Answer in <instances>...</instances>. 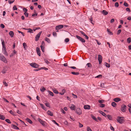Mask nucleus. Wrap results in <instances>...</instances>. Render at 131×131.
Segmentation results:
<instances>
[{"label": "nucleus", "mask_w": 131, "mask_h": 131, "mask_svg": "<svg viewBox=\"0 0 131 131\" xmlns=\"http://www.w3.org/2000/svg\"><path fill=\"white\" fill-rule=\"evenodd\" d=\"M124 117H123L118 116L117 118V120L119 123L122 124L124 122Z\"/></svg>", "instance_id": "1"}, {"label": "nucleus", "mask_w": 131, "mask_h": 131, "mask_svg": "<svg viewBox=\"0 0 131 131\" xmlns=\"http://www.w3.org/2000/svg\"><path fill=\"white\" fill-rule=\"evenodd\" d=\"M0 60L4 63L7 62V61L5 58L1 54H0Z\"/></svg>", "instance_id": "2"}, {"label": "nucleus", "mask_w": 131, "mask_h": 131, "mask_svg": "<svg viewBox=\"0 0 131 131\" xmlns=\"http://www.w3.org/2000/svg\"><path fill=\"white\" fill-rule=\"evenodd\" d=\"M126 106L124 104L122 105L121 110L122 112H124L126 111Z\"/></svg>", "instance_id": "3"}, {"label": "nucleus", "mask_w": 131, "mask_h": 131, "mask_svg": "<svg viewBox=\"0 0 131 131\" xmlns=\"http://www.w3.org/2000/svg\"><path fill=\"white\" fill-rule=\"evenodd\" d=\"M30 65L32 67H33L34 68H38L39 66L37 64H36L35 63H32L30 64Z\"/></svg>", "instance_id": "4"}, {"label": "nucleus", "mask_w": 131, "mask_h": 131, "mask_svg": "<svg viewBox=\"0 0 131 131\" xmlns=\"http://www.w3.org/2000/svg\"><path fill=\"white\" fill-rule=\"evenodd\" d=\"M2 52L5 56H8V54L6 51V47H3L2 48Z\"/></svg>", "instance_id": "5"}, {"label": "nucleus", "mask_w": 131, "mask_h": 131, "mask_svg": "<svg viewBox=\"0 0 131 131\" xmlns=\"http://www.w3.org/2000/svg\"><path fill=\"white\" fill-rule=\"evenodd\" d=\"M77 38L79 40L81 41L82 42H85V40L81 37L78 35H76Z\"/></svg>", "instance_id": "6"}, {"label": "nucleus", "mask_w": 131, "mask_h": 131, "mask_svg": "<svg viewBox=\"0 0 131 131\" xmlns=\"http://www.w3.org/2000/svg\"><path fill=\"white\" fill-rule=\"evenodd\" d=\"M42 32V31L40 32L35 37V40L36 41H37L39 40L40 35Z\"/></svg>", "instance_id": "7"}, {"label": "nucleus", "mask_w": 131, "mask_h": 131, "mask_svg": "<svg viewBox=\"0 0 131 131\" xmlns=\"http://www.w3.org/2000/svg\"><path fill=\"white\" fill-rule=\"evenodd\" d=\"M98 60L99 64H100L102 62V56L100 54L98 55Z\"/></svg>", "instance_id": "8"}, {"label": "nucleus", "mask_w": 131, "mask_h": 131, "mask_svg": "<svg viewBox=\"0 0 131 131\" xmlns=\"http://www.w3.org/2000/svg\"><path fill=\"white\" fill-rule=\"evenodd\" d=\"M38 120L43 126H45L46 123L45 122L43 121L40 118H38Z\"/></svg>", "instance_id": "9"}, {"label": "nucleus", "mask_w": 131, "mask_h": 131, "mask_svg": "<svg viewBox=\"0 0 131 131\" xmlns=\"http://www.w3.org/2000/svg\"><path fill=\"white\" fill-rule=\"evenodd\" d=\"M63 27V25H59L58 26H57L56 27V29L58 30L62 28Z\"/></svg>", "instance_id": "10"}, {"label": "nucleus", "mask_w": 131, "mask_h": 131, "mask_svg": "<svg viewBox=\"0 0 131 131\" xmlns=\"http://www.w3.org/2000/svg\"><path fill=\"white\" fill-rule=\"evenodd\" d=\"M76 112L79 115H80L82 113L81 110L79 108H77Z\"/></svg>", "instance_id": "11"}, {"label": "nucleus", "mask_w": 131, "mask_h": 131, "mask_svg": "<svg viewBox=\"0 0 131 131\" xmlns=\"http://www.w3.org/2000/svg\"><path fill=\"white\" fill-rule=\"evenodd\" d=\"M36 50L37 54H38V55L39 56H40V51L39 48L38 47H37L36 48Z\"/></svg>", "instance_id": "12"}, {"label": "nucleus", "mask_w": 131, "mask_h": 131, "mask_svg": "<svg viewBox=\"0 0 131 131\" xmlns=\"http://www.w3.org/2000/svg\"><path fill=\"white\" fill-rule=\"evenodd\" d=\"M113 100L115 102H117L119 101H121V100L120 98L117 97L114 99Z\"/></svg>", "instance_id": "13"}, {"label": "nucleus", "mask_w": 131, "mask_h": 131, "mask_svg": "<svg viewBox=\"0 0 131 131\" xmlns=\"http://www.w3.org/2000/svg\"><path fill=\"white\" fill-rule=\"evenodd\" d=\"M9 34L11 37L12 38L14 37V34L13 32L12 31H10L9 33Z\"/></svg>", "instance_id": "14"}, {"label": "nucleus", "mask_w": 131, "mask_h": 131, "mask_svg": "<svg viewBox=\"0 0 131 131\" xmlns=\"http://www.w3.org/2000/svg\"><path fill=\"white\" fill-rule=\"evenodd\" d=\"M84 108L85 109L89 110L90 109V106L88 105H84Z\"/></svg>", "instance_id": "15"}, {"label": "nucleus", "mask_w": 131, "mask_h": 131, "mask_svg": "<svg viewBox=\"0 0 131 131\" xmlns=\"http://www.w3.org/2000/svg\"><path fill=\"white\" fill-rule=\"evenodd\" d=\"M75 108V105L73 104H72L70 107L71 109L72 110H74Z\"/></svg>", "instance_id": "16"}, {"label": "nucleus", "mask_w": 131, "mask_h": 131, "mask_svg": "<svg viewBox=\"0 0 131 131\" xmlns=\"http://www.w3.org/2000/svg\"><path fill=\"white\" fill-rule=\"evenodd\" d=\"M99 112L100 113L102 114L105 117H107V115L104 112L101 111H99Z\"/></svg>", "instance_id": "17"}, {"label": "nucleus", "mask_w": 131, "mask_h": 131, "mask_svg": "<svg viewBox=\"0 0 131 131\" xmlns=\"http://www.w3.org/2000/svg\"><path fill=\"white\" fill-rule=\"evenodd\" d=\"M101 13L102 14H103L104 15H106L108 14V12L107 11H106L105 10H102Z\"/></svg>", "instance_id": "18"}, {"label": "nucleus", "mask_w": 131, "mask_h": 131, "mask_svg": "<svg viewBox=\"0 0 131 131\" xmlns=\"http://www.w3.org/2000/svg\"><path fill=\"white\" fill-rule=\"evenodd\" d=\"M47 113L48 115L51 116H52L53 115V113L50 111H48L47 112Z\"/></svg>", "instance_id": "19"}, {"label": "nucleus", "mask_w": 131, "mask_h": 131, "mask_svg": "<svg viewBox=\"0 0 131 131\" xmlns=\"http://www.w3.org/2000/svg\"><path fill=\"white\" fill-rule=\"evenodd\" d=\"M12 126L13 128L16 130H18L19 129V128L18 127L12 124Z\"/></svg>", "instance_id": "20"}, {"label": "nucleus", "mask_w": 131, "mask_h": 131, "mask_svg": "<svg viewBox=\"0 0 131 131\" xmlns=\"http://www.w3.org/2000/svg\"><path fill=\"white\" fill-rule=\"evenodd\" d=\"M25 120L26 121H27L30 124H32V122L28 118H26L25 119Z\"/></svg>", "instance_id": "21"}, {"label": "nucleus", "mask_w": 131, "mask_h": 131, "mask_svg": "<svg viewBox=\"0 0 131 131\" xmlns=\"http://www.w3.org/2000/svg\"><path fill=\"white\" fill-rule=\"evenodd\" d=\"M1 41H2V45L3 47H5V42L4 40L2 39H1Z\"/></svg>", "instance_id": "22"}, {"label": "nucleus", "mask_w": 131, "mask_h": 131, "mask_svg": "<svg viewBox=\"0 0 131 131\" xmlns=\"http://www.w3.org/2000/svg\"><path fill=\"white\" fill-rule=\"evenodd\" d=\"M71 74H73L75 75H78L79 74V72H71Z\"/></svg>", "instance_id": "23"}, {"label": "nucleus", "mask_w": 131, "mask_h": 131, "mask_svg": "<svg viewBox=\"0 0 131 131\" xmlns=\"http://www.w3.org/2000/svg\"><path fill=\"white\" fill-rule=\"evenodd\" d=\"M112 105L114 107H115L117 105V104L116 103L114 102H113L111 103Z\"/></svg>", "instance_id": "24"}, {"label": "nucleus", "mask_w": 131, "mask_h": 131, "mask_svg": "<svg viewBox=\"0 0 131 131\" xmlns=\"http://www.w3.org/2000/svg\"><path fill=\"white\" fill-rule=\"evenodd\" d=\"M40 104V105L41 107L43 109L46 111L47 110L46 108L45 107V106L43 105V104Z\"/></svg>", "instance_id": "25"}, {"label": "nucleus", "mask_w": 131, "mask_h": 131, "mask_svg": "<svg viewBox=\"0 0 131 131\" xmlns=\"http://www.w3.org/2000/svg\"><path fill=\"white\" fill-rule=\"evenodd\" d=\"M91 117L94 120H95L96 122H98V120L97 119L96 117L94 116L93 115H92L91 116Z\"/></svg>", "instance_id": "26"}, {"label": "nucleus", "mask_w": 131, "mask_h": 131, "mask_svg": "<svg viewBox=\"0 0 131 131\" xmlns=\"http://www.w3.org/2000/svg\"><path fill=\"white\" fill-rule=\"evenodd\" d=\"M45 40L46 41H47L49 43H50V41L49 38H48L47 37H46L45 38Z\"/></svg>", "instance_id": "27"}, {"label": "nucleus", "mask_w": 131, "mask_h": 131, "mask_svg": "<svg viewBox=\"0 0 131 131\" xmlns=\"http://www.w3.org/2000/svg\"><path fill=\"white\" fill-rule=\"evenodd\" d=\"M23 45L24 49H26L27 48V46L26 45V43H25L24 42L23 43Z\"/></svg>", "instance_id": "28"}, {"label": "nucleus", "mask_w": 131, "mask_h": 131, "mask_svg": "<svg viewBox=\"0 0 131 131\" xmlns=\"http://www.w3.org/2000/svg\"><path fill=\"white\" fill-rule=\"evenodd\" d=\"M65 90L64 89H63L62 90L61 92H60L59 94L61 95H63L65 92Z\"/></svg>", "instance_id": "29"}, {"label": "nucleus", "mask_w": 131, "mask_h": 131, "mask_svg": "<svg viewBox=\"0 0 131 131\" xmlns=\"http://www.w3.org/2000/svg\"><path fill=\"white\" fill-rule=\"evenodd\" d=\"M46 89L44 87H42L40 89V90L42 92H43L45 91L46 90Z\"/></svg>", "instance_id": "30"}, {"label": "nucleus", "mask_w": 131, "mask_h": 131, "mask_svg": "<svg viewBox=\"0 0 131 131\" xmlns=\"http://www.w3.org/2000/svg\"><path fill=\"white\" fill-rule=\"evenodd\" d=\"M107 117L108 119H109L110 120H112V117L110 115H107Z\"/></svg>", "instance_id": "31"}, {"label": "nucleus", "mask_w": 131, "mask_h": 131, "mask_svg": "<svg viewBox=\"0 0 131 131\" xmlns=\"http://www.w3.org/2000/svg\"><path fill=\"white\" fill-rule=\"evenodd\" d=\"M28 29V31H27V32H29L31 33H32L33 32V30L32 29H31L30 28H29Z\"/></svg>", "instance_id": "32"}, {"label": "nucleus", "mask_w": 131, "mask_h": 131, "mask_svg": "<svg viewBox=\"0 0 131 131\" xmlns=\"http://www.w3.org/2000/svg\"><path fill=\"white\" fill-rule=\"evenodd\" d=\"M53 92L56 94H58L59 93L58 92V91L55 89H53Z\"/></svg>", "instance_id": "33"}, {"label": "nucleus", "mask_w": 131, "mask_h": 131, "mask_svg": "<svg viewBox=\"0 0 131 131\" xmlns=\"http://www.w3.org/2000/svg\"><path fill=\"white\" fill-rule=\"evenodd\" d=\"M5 118V117L2 115H0V119L2 120H4Z\"/></svg>", "instance_id": "34"}, {"label": "nucleus", "mask_w": 131, "mask_h": 131, "mask_svg": "<svg viewBox=\"0 0 131 131\" xmlns=\"http://www.w3.org/2000/svg\"><path fill=\"white\" fill-rule=\"evenodd\" d=\"M127 41L128 43H130L131 42V39L129 37L127 39Z\"/></svg>", "instance_id": "35"}, {"label": "nucleus", "mask_w": 131, "mask_h": 131, "mask_svg": "<svg viewBox=\"0 0 131 131\" xmlns=\"http://www.w3.org/2000/svg\"><path fill=\"white\" fill-rule=\"evenodd\" d=\"M105 66L108 68H110V64L106 62L105 63Z\"/></svg>", "instance_id": "36"}, {"label": "nucleus", "mask_w": 131, "mask_h": 131, "mask_svg": "<svg viewBox=\"0 0 131 131\" xmlns=\"http://www.w3.org/2000/svg\"><path fill=\"white\" fill-rule=\"evenodd\" d=\"M48 93L49 94L53 96V93L51 91H48Z\"/></svg>", "instance_id": "37"}, {"label": "nucleus", "mask_w": 131, "mask_h": 131, "mask_svg": "<svg viewBox=\"0 0 131 131\" xmlns=\"http://www.w3.org/2000/svg\"><path fill=\"white\" fill-rule=\"evenodd\" d=\"M40 47L41 48L42 51L43 52H44L45 51L44 50V47L43 46H42V45H41L40 46Z\"/></svg>", "instance_id": "38"}, {"label": "nucleus", "mask_w": 131, "mask_h": 131, "mask_svg": "<svg viewBox=\"0 0 131 131\" xmlns=\"http://www.w3.org/2000/svg\"><path fill=\"white\" fill-rule=\"evenodd\" d=\"M5 121L7 122V123L9 124L11 123V122L10 121V120L8 119H5Z\"/></svg>", "instance_id": "39"}, {"label": "nucleus", "mask_w": 131, "mask_h": 131, "mask_svg": "<svg viewBox=\"0 0 131 131\" xmlns=\"http://www.w3.org/2000/svg\"><path fill=\"white\" fill-rule=\"evenodd\" d=\"M88 67H92V65L90 63H88L86 64Z\"/></svg>", "instance_id": "40"}, {"label": "nucleus", "mask_w": 131, "mask_h": 131, "mask_svg": "<svg viewBox=\"0 0 131 131\" xmlns=\"http://www.w3.org/2000/svg\"><path fill=\"white\" fill-rule=\"evenodd\" d=\"M69 38H67L65 39L64 40V41L66 42H67L69 41Z\"/></svg>", "instance_id": "41"}, {"label": "nucleus", "mask_w": 131, "mask_h": 131, "mask_svg": "<svg viewBox=\"0 0 131 131\" xmlns=\"http://www.w3.org/2000/svg\"><path fill=\"white\" fill-rule=\"evenodd\" d=\"M124 5L126 7H128V4L126 2H125L124 4Z\"/></svg>", "instance_id": "42"}, {"label": "nucleus", "mask_w": 131, "mask_h": 131, "mask_svg": "<svg viewBox=\"0 0 131 131\" xmlns=\"http://www.w3.org/2000/svg\"><path fill=\"white\" fill-rule=\"evenodd\" d=\"M13 10H17V8L16 5H14L13 8Z\"/></svg>", "instance_id": "43"}, {"label": "nucleus", "mask_w": 131, "mask_h": 131, "mask_svg": "<svg viewBox=\"0 0 131 131\" xmlns=\"http://www.w3.org/2000/svg\"><path fill=\"white\" fill-rule=\"evenodd\" d=\"M53 36L56 37L57 36V34L56 32L54 31L53 32Z\"/></svg>", "instance_id": "44"}, {"label": "nucleus", "mask_w": 131, "mask_h": 131, "mask_svg": "<svg viewBox=\"0 0 131 131\" xmlns=\"http://www.w3.org/2000/svg\"><path fill=\"white\" fill-rule=\"evenodd\" d=\"M9 112L12 114L14 116H15V114H14V113L12 112V110H10L9 111Z\"/></svg>", "instance_id": "45"}, {"label": "nucleus", "mask_w": 131, "mask_h": 131, "mask_svg": "<svg viewBox=\"0 0 131 131\" xmlns=\"http://www.w3.org/2000/svg\"><path fill=\"white\" fill-rule=\"evenodd\" d=\"M119 4L118 2H116L115 3V7H117L118 6Z\"/></svg>", "instance_id": "46"}, {"label": "nucleus", "mask_w": 131, "mask_h": 131, "mask_svg": "<svg viewBox=\"0 0 131 131\" xmlns=\"http://www.w3.org/2000/svg\"><path fill=\"white\" fill-rule=\"evenodd\" d=\"M14 0L12 1H10V0L8 1V3L10 4H11L12 3H13L14 2Z\"/></svg>", "instance_id": "47"}, {"label": "nucleus", "mask_w": 131, "mask_h": 131, "mask_svg": "<svg viewBox=\"0 0 131 131\" xmlns=\"http://www.w3.org/2000/svg\"><path fill=\"white\" fill-rule=\"evenodd\" d=\"M126 11L128 12L129 13L130 12V9L128 8H126Z\"/></svg>", "instance_id": "48"}, {"label": "nucleus", "mask_w": 131, "mask_h": 131, "mask_svg": "<svg viewBox=\"0 0 131 131\" xmlns=\"http://www.w3.org/2000/svg\"><path fill=\"white\" fill-rule=\"evenodd\" d=\"M121 31V30L120 29L118 30L117 32V35H119Z\"/></svg>", "instance_id": "49"}, {"label": "nucleus", "mask_w": 131, "mask_h": 131, "mask_svg": "<svg viewBox=\"0 0 131 131\" xmlns=\"http://www.w3.org/2000/svg\"><path fill=\"white\" fill-rule=\"evenodd\" d=\"M52 121L53 122H54V123L56 124V125H57L58 126L59 125L58 124V123H57L56 122V121H55V120H52Z\"/></svg>", "instance_id": "50"}, {"label": "nucleus", "mask_w": 131, "mask_h": 131, "mask_svg": "<svg viewBox=\"0 0 131 131\" xmlns=\"http://www.w3.org/2000/svg\"><path fill=\"white\" fill-rule=\"evenodd\" d=\"M3 83L5 86H8V84L6 82L4 81Z\"/></svg>", "instance_id": "51"}, {"label": "nucleus", "mask_w": 131, "mask_h": 131, "mask_svg": "<svg viewBox=\"0 0 131 131\" xmlns=\"http://www.w3.org/2000/svg\"><path fill=\"white\" fill-rule=\"evenodd\" d=\"M18 32L19 33H21L22 34V35H23V36H24V33L23 32H21L20 31H19V30H18Z\"/></svg>", "instance_id": "52"}, {"label": "nucleus", "mask_w": 131, "mask_h": 131, "mask_svg": "<svg viewBox=\"0 0 131 131\" xmlns=\"http://www.w3.org/2000/svg\"><path fill=\"white\" fill-rule=\"evenodd\" d=\"M0 27L2 28H3L5 27V26L2 24H1Z\"/></svg>", "instance_id": "53"}, {"label": "nucleus", "mask_w": 131, "mask_h": 131, "mask_svg": "<svg viewBox=\"0 0 131 131\" xmlns=\"http://www.w3.org/2000/svg\"><path fill=\"white\" fill-rule=\"evenodd\" d=\"M46 105L47 107H50V105L49 103H46L45 104Z\"/></svg>", "instance_id": "54"}, {"label": "nucleus", "mask_w": 131, "mask_h": 131, "mask_svg": "<svg viewBox=\"0 0 131 131\" xmlns=\"http://www.w3.org/2000/svg\"><path fill=\"white\" fill-rule=\"evenodd\" d=\"M24 15L27 17L28 16V13L27 12H25L24 13Z\"/></svg>", "instance_id": "55"}, {"label": "nucleus", "mask_w": 131, "mask_h": 131, "mask_svg": "<svg viewBox=\"0 0 131 131\" xmlns=\"http://www.w3.org/2000/svg\"><path fill=\"white\" fill-rule=\"evenodd\" d=\"M87 131H92L90 128L89 127H87Z\"/></svg>", "instance_id": "56"}, {"label": "nucleus", "mask_w": 131, "mask_h": 131, "mask_svg": "<svg viewBox=\"0 0 131 131\" xmlns=\"http://www.w3.org/2000/svg\"><path fill=\"white\" fill-rule=\"evenodd\" d=\"M23 11L25 12H26L27 11V9L25 8H23Z\"/></svg>", "instance_id": "57"}, {"label": "nucleus", "mask_w": 131, "mask_h": 131, "mask_svg": "<svg viewBox=\"0 0 131 131\" xmlns=\"http://www.w3.org/2000/svg\"><path fill=\"white\" fill-rule=\"evenodd\" d=\"M79 127H80L81 128V127H83V125H82V124H81L80 123H79Z\"/></svg>", "instance_id": "58"}, {"label": "nucleus", "mask_w": 131, "mask_h": 131, "mask_svg": "<svg viewBox=\"0 0 131 131\" xmlns=\"http://www.w3.org/2000/svg\"><path fill=\"white\" fill-rule=\"evenodd\" d=\"M37 14L36 13V14H32V16L34 17L35 16H37Z\"/></svg>", "instance_id": "59"}, {"label": "nucleus", "mask_w": 131, "mask_h": 131, "mask_svg": "<svg viewBox=\"0 0 131 131\" xmlns=\"http://www.w3.org/2000/svg\"><path fill=\"white\" fill-rule=\"evenodd\" d=\"M105 106V105L103 104H101L100 106V107H104Z\"/></svg>", "instance_id": "60"}, {"label": "nucleus", "mask_w": 131, "mask_h": 131, "mask_svg": "<svg viewBox=\"0 0 131 131\" xmlns=\"http://www.w3.org/2000/svg\"><path fill=\"white\" fill-rule=\"evenodd\" d=\"M110 129L113 131L114 130V128L111 125V126L110 127Z\"/></svg>", "instance_id": "61"}, {"label": "nucleus", "mask_w": 131, "mask_h": 131, "mask_svg": "<svg viewBox=\"0 0 131 131\" xmlns=\"http://www.w3.org/2000/svg\"><path fill=\"white\" fill-rule=\"evenodd\" d=\"M44 60H45V62L47 64H48L49 63V62L46 59H45Z\"/></svg>", "instance_id": "62"}, {"label": "nucleus", "mask_w": 131, "mask_h": 131, "mask_svg": "<svg viewBox=\"0 0 131 131\" xmlns=\"http://www.w3.org/2000/svg\"><path fill=\"white\" fill-rule=\"evenodd\" d=\"M17 113H18V114H20V115H21V112L19 111L18 110L17 112Z\"/></svg>", "instance_id": "63"}, {"label": "nucleus", "mask_w": 131, "mask_h": 131, "mask_svg": "<svg viewBox=\"0 0 131 131\" xmlns=\"http://www.w3.org/2000/svg\"><path fill=\"white\" fill-rule=\"evenodd\" d=\"M104 101V100H99V103H103Z\"/></svg>", "instance_id": "64"}]
</instances>
